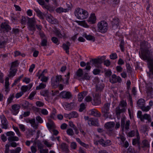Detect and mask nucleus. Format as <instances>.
<instances>
[{"label":"nucleus","instance_id":"45","mask_svg":"<svg viewBox=\"0 0 153 153\" xmlns=\"http://www.w3.org/2000/svg\"><path fill=\"white\" fill-rule=\"evenodd\" d=\"M124 42L123 40L121 41L120 43V46L121 51L123 52L124 51Z\"/></svg>","mask_w":153,"mask_h":153},{"label":"nucleus","instance_id":"11","mask_svg":"<svg viewBox=\"0 0 153 153\" xmlns=\"http://www.w3.org/2000/svg\"><path fill=\"white\" fill-rule=\"evenodd\" d=\"M12 109L11 110L12 114L16 115L19 113L21 108L20 106L18 104H15L11 106Z\"/></svg>","mask_w":153,"mask_h":153},{"label":"nucleus","instance_id":"24","mask_svg":"<svg viewBox=\"0 0 153 153\" xmlns=\"http://www.w3.org/2000/svg\"><path fill=\"white\" fill-rule=\"evenodd\" d=\"M17 71V69L15 68H10V69L9 74L8 76L9 77H13L15 76Z\"/></svg>","mask_w":153,"mask_h":153},{"label":"nucleus","instance_id":"37","mask_svg":"<svg viewBox=\"0 0 153 153\" xmlns=\"http://www.w3.org/2000/svg\"><path fill=\"white\" fill-rule=\"evenodd\" d=\"M71 118H76L78 116V114L76 111H73L70 113Z\"/></svg>","mask_w":153,"mask_h":153},{"label":"nucleus","instance_id":"12","mask_svg":"<svg viewBox=\"0 0 153 153\" xmlns=\"http://www.w3.org/2000/svg\"><path fill=\"white\" fill-rule=\"evenodd\" d=\"M105 85L102 82H98L96 85V91L100 94L103 90Z\"/></svg>","mask_w":153,"mask_h":153},{"label":"nucleus","instance_id":"5","mask_svg":"<svg viewBox=\"0 0 153 153\" xmlns=\"http://www.w3.org/2000/svg\"><path fill=\"white\" fill-rule=\"evenodd\" d=\"M98 30L99 32L102 33H106L108 29V24L104 21L99 22L97 25Z\"/></svg>","mask_w":153,"mask_h":153},{"label":"nucleus","instance_id":"26","mask_svg":"<svg viewBox=\"0 0 153 153\" xmlns=\"http://www.w3.org/2000/svg\"><path fill=\"white\" fill-rule=\"evenodd\" d=\"M144 119L147 120L149 122H151L152 121L150 115L147 114H145L143 115L142 118H141L140 120L142 122L144 121Z\"/></svg>","mask_w":153,"mask_h":153},{"label":"nucleus","instance_id":"42","mask_svg":"<svg viewBox=\"0 0 153 153\" xmlns=\"http://www.w3.org/2000/svg\"><path fill=\"white\" fill-rule=\"evenodd\" d=\"M126 69L127 72L130 73L132 71V69L130 66V64L129 63H127L126 64Z\"/></svg>","mask_w":153,"mask_h":153},{"label":"nucleus","instance_id":"14","mask_svg":"<svg viewBox=\"0 0 153 153\" xmlns=\"http://www.w3.org/2000/svg\"><path fill=\"white\" fill-rule=\"evenodd\" d=\"M1 128L4 129H7L8 126V123L7 120L4 115H2L1 117Z\"/></svg>","mask_w":153,"mask_h":153},{"label":"nucleus","instance_id":"51","mask_svg":"<svg viewBox=\"0 0 153 153\" xmlns=\"http://www.w3.org/2000/svg\"><path fill=\"white\" fill-rule=\"evenodd\" d=\"M51 40L54 43L57 45H59V43H57L58 41V39L56 37H52L51 39Z\"/></svg>","mask_w":153,"mask_h":153},{"label":"nucleus","instance_id":"32","mask_svg":"<svg viewBox=\"0 0 153 153\" xmlns=\"http://www.w3.org/2000/svg\"><path fill=\"white\" fill-rule=\"evenodd\" d=\"M8 140L10 142L13 141H18L19 140V138L17 136H12L9 137L7 138Z\"/></svg>","mask_w":153,"mask_h":153},{"label":"nucleus","instance_id":"38","mask_svg":"<svg viewBox=\"0 0 153 153\" xmlns=\"http://www.w3.org/2000/svg\"><path fill=\"white\" fill-rule=\"evenodd\" d=\"M46 86L45 84L41 83L39 84V86L36 87V90H40L45 88Z\"/></svg>","mask_w":153,"mask_h":153},{"label":"nucleus","instance_id":"25","mask_svg":"<svg viewBox=\"0 0 153 153\" xmlns=\"http://www.w3.org/2000/svg\"><path fill=\"white\" fill-rule=\"evenodd\" d=\"M7 39H5L4 38H0V48H3L5 47V45L7 43Z\"/></svg>","mask_w":153,"mask_h":153},{"label":"nucleus","instance_id":"15","mask_svg":"<svg viewBox=\"0 0 153 153\" xmlns=\"http://www.w3.org/2000/svg\"><path fill=\"white\" fill-rule=\"evenodd\" d=\"M92 105H97L100 104L101 103V99L99 95V94L96 93L94 97L93 101L92 102Z\"/></svg>","mask_w":153,"mask_h":153},{"label":"nucleus","instance_id":"34","mask_svg":"<svg viewBox=\"0 0 153 153\" xmlns=\"http://www.w3.org/2000/svg\"><path fill=\"white\" fill-rule=\"evenodd\" d=\"M81 79L83 80H90L91 79V78L88 73H85L83 76L81 78Z\"/></svg>","mask_w":153,"mask_h":153},{"label":"nucleus","instance_id":"60","mask_svg":"<svg viewBox=\"0 0 153 153\" xmlns=\"http://www.w3.org/2000/svg\"><path fill=\"white\" fill-rule=\"evenodd\" d=\"M100 72V70L98 69H94L93 71V74L95 75L99 74Z\"/></svg>","mask_w":153,"mask_h":153},{"label":"nucleus","instance_id":"20","mask_svg":"<svg viewBox=\"0 0 153 153\" xmlns=\"http://www.w3.org/2000/svg\"><path fill=\"white\" fill-rule=\"evenodd\" d=\"M88 125L90 126H98V122L94 120L92 118H90V119L87 122Z\"/></svg>","mask_w":153,"mask_h":153},{"label":"nucleus","instance_id":"10","mask_svg":"<svg viewBox=\"0 0 153 153\" xmlns=\"http://www.w3.org/2000/svg\"><path fill=\"white\" fill-rule=\"evenodd\" d=\"M109 81L112 83H115L117 82L120 83L122 82V79L119 76H117L115 74H113L111 77L109 78Z\"/></svg>","mask_w":153,"mask_h":153},{"label":"nucleus","instance_id":"46","mask_svg":"<svg viewBox=\"0 0 153 153\" xmlns=\"http://www.w3.org/2000/svg\"><path fill=\"white\" fill-rule=\"evenodd\" d=\"M13 128L15 131L16 132L17 134L19 136H21V133L19 131L18 128L16 127H15L14 126H13Z\"/></svg>","mask_w":153,"mask_h":153},{"label":"nucleus","instance_id":"19","mask_svg":"<svg viewBox=\"0 0 153 153\" xmlns=\"http://www.w3.org/2000/svg\"><path fill=\"white\" fill-rule=\"evenodd\" d=\"M71 45V44L68 41L66 42V43H64L62 44V48L68 54H69V47Z\"/></svg>","mask_w":153,"mask_h":153},{"label":"nucleus","instance_id":"7","mask_svg":"<svg viewBox=\"0 0 153 153\" xmlns=\"http://www.w3.org/2000/svg\"><path fill=\"white\" fill-rule=\"evenodd\" d=\"M110 105V103H106L102 108L101 111L103 114L102 116L105 118L108 117V114H110L109 108Z\"/></svg>","mask_w":153,"mask_h":153},{"label":"nucleus","instance_id":"1","mask_svg":"<svg viewBox=\"0 0 153 153\" xmlns=\"http://www.w3.org/2000/svg\"><path fill=\"white\" fill-rule=\"evenodd\" d=\"M141 52H139L140 58L148 62V67L149 71L147 72V76L149 78L153 79V59L151 57L152 55V51L150 49L151 47L150 44L146 41H143L140 43Z\"/></svg>","mask_w":153,"mask_h":153},{"label":"nucleus","instance_id":"61","mask_svg":"<svg viewBox=\"0 0 153 153\" xmlns=\"http://www.w3.org/2000/svg\"><path fill=\"white\" fill-rule=\"evenodd\" d=\"M41 113L42 114L45 115H47L48 114V111L45 109H42Z\"/></svg>","mask_w":153,"mask_h":153},{"label":"nucleus","instance_id":"16","mask_svg":"<svg viewBox=\"0 0 153 153\" xmlns=\"http://www.w3.org/2000/svg\"><path fill=\"white\" fill-rule=\"evenodd\" d=\"M1 27L4 33L8 32L11 29V28L10 25L5 22H2L1 24Z\"/></svg>","mask_w":153,"mask_h":153},{"label":"nucleus","instance_id":"2","mask_svg":"<svg viewBox=\"0 0 153 153\" xmlns=\"http://www.w3.org/2000/svg\"><path fill=\"white\" fill-rule=\"evenodd\" d=\"M74 14L76 17L79 19H85L88 16V13L86 10L80 8H77L75 9Z\"/></svg>","mask_w":153,"mask_h":153},{"label":"nucleus","instance_id":"44","mask_svg":"<svg viewBox=\"0 0 153 153\" xmlns=\"http://www.w3.org/2000/svg\"><path fill=\"white\" fill-rule=\"evenodd\" d=\"M140 108L143 111L147 112L150 110V107L149 105L147 106L146 107L144 105Z\"/></svg>","mask_w":153,"mask_h":153},{"label":"nucleus","instance_id":"40","mask_svg":"<svg viewBox=\"0 0 153 153\" xmlns=\"http://www.w3.org/2000/svg\"><path fill=\"white\" fill-rule=\"evenodd\" d=\"M83 75L82 70L81 68H79L76 72V75L79 77H81Z\"/></svg>","mask_w":153,"mask_h":153},{"label":"nucleus","instance_id":"49","mask_svg":"<svg viewBox=\"0 0 153 153\" xmlns=\"http://www.w3.org/2000/svg\"><path fill=\"white\" fill-rule=\"evenodd\" d=\"M55 33L56 36L60 38H62V34L61 33L60 31L59 30H55Z\"/></svg>","mask_w":153,"mask_h":153},{"label":"nucleus","instance_id":"29","mask_svg":"<svg viewBox=\"0 0 153 153\" xmlns=\"http://www.w3.org/2000/svg\"><path fill=\"white\" fill-rule=\"evenodd\" d=\"M145 100L143 99H140L137 102V105L140 108L143 107L145 104Z\"/></svg>","mask_w":153,"mask_h":153},{"label":"nucleus","instance_id":"8","mask_svg":"<svg viewBox=\"0 0 153 153\" xmlns=\"http://www.w3.org/2000/svg\"><path fill=\"white\" fill-rule=\"evenodd\" d=\"M136 135L137 138L132 140V145L137 147L138 149H140V138L139 134L137 130H136Z\"/></svg>","mask_w":153,"mask_h":153},{"label":"nucleus","instance_id":"58","mask_svg":"<svg viewBox=\"0 0 153 153\" xmlns=\"http://www.w3.org/2000/svg\"><path fill=\"white\" fill-rule=\"evenodd\" d=\"M23 94L24 93L23 92L21 91L20 92L17 93L16 94L15 97L17 99L18 98L21 97Z\"/></svg>","mask_w":153,"mask_h":153},{"label":"nucleus","instance_id":"48","mask_svg":"<svg viewBox=\"0 0 153 153\" xmlns=\"http://www.w3.org/2000/svg\"><path fill=\"white\" fill-rule=\"evenodd\" d=\"M110 57L112 59H115L117 58V56L116 53H112L110 56Z\"/></svg>","mask_w":153,"mask_h":153},{"label":"nucleus","instance_id":"50","mask_svg":"<svg viewBox=\"0 0 153 153\" xmlns=\"http://www.w3.org/2000/svg\"><path fill=\"white\" fill-rule=\"evenodd\" d=\"M127 102L126 101L124 100H122L120 102V105L122 107H125L127 105Z\"/></svg>","mask_w":153,"mask_h":153},{"label":"nucleus","instance_id":"39","mask_svg":"<svg viewBox=\"0 0 153 153\" xmlns=\"http://www.w3.org/2000/svg\"><path fill=\"white\" fill-rule=\"evenodd\" d=\"M14 97L15 96L13 94H10V95L7 100L8 104L11 103L12 102V100H13V99L14 98Z\"/></svg>","mask_w":153,"mask_h":153},{"label":"nucleus","instance_id":"9","mask_svg":"<svg viewBox=\"0 0 153 153\" xmlns=\"http://www.w3.org/2000/svg\"><path fill=\"white\" fill-rule=\"evenodd\" d=\"M40 36L41 39V42L40 43L42 46H45L47 45L48 38L46 36L44 33H40Z\"/></svg>","mask_w":153,"mask_h":153},{"label":"nucleus","instance_id":"64","mask_svg":"<svg viewBox=\"0 0 153 153\" xmlns=\"http://www.w3.org/2000/svg\"><path fill=\"white\" fill-rule=\"evenodd\" d=\"M6 135L7 136L12 137L14 136L15 133L12 131H10L7 132Z\"/></svg>","mask_w":153,"mask_h":153},{"label":"nucleus","instance_id":"35","mask_svg":"<svg viewBox=\"0 0 153 153\" xmlns=\"http://www.w3.org/2000/svg\"><path fill=\"white\" fill-rule=\"evenodd\" d=\"M40 94L45 97H49V92L48 90H44L40 92Z\"/></svg>","mask_w":153,"mask_h":153},{"label":"nucleus","instance_id":"18","mask_svg":"<svg viewBox=\"0 0 153 153\" xmlns=\"http://www.w3.org/2000/svg\"><path fill=\"white\" fill-rule=\"evenodd\" d=\"M60 95L63 98L67 99H70L72 96L69 91H62L60 93Z\"/></svg>","mask_w":153,"mask_h":153},{"label":"nucleus","instance_id":"54","mask_svg":"<svg viewBox=\"0 0 153 153\" xmlns=\"http://www.w3.org/2000/svg\"><path fill=\"white\" fill-rule=\"evenodd\" d=\"M77 147V145L76 143L75 142H73L71 143V147L74 149H76Z\"/></svg>","mask_w":153,"mask_h":153},{"label":"nucleus","instance_id":"28","mask_svg":"<svg viewBox=\"0 0 153 153\" xmlns=\"http://www.w3.org/2000/svg\"><path fill=\"white\" fill-rule=\"evenodd\" d=\"M34 10L36 13L37 16L39 18L42 19H44L43 14L39 9L35 8L34 9Z\"/></svg>","mask_w":153,"mask_h":153},{"label":"nucleus","instance_id":"33","mask_svg":"<svg viewBox=\"0 0 153 153\" xmlns=\"http://www.w3.org/2000/svg\"><path fill=\"white\" fill-rule=\"evenodd\" d=\"M74 103L71 102L70 103H67L65 105V108L68 110H71L74 107Z\"/></svg>","mask_w":153,"mask_h":153},{"label":"nucleus","instance_id":"31","mask_svg":"<svg viewBox=\"0 0 153 153\" xmlns=\"http://www.w3.org/2000/svg\"><path fill=\"white\" fill-rule=\"evenodd\" d=\"M85 37L88 40L92 41L93 42H94L95 40V37L91 35H87L86 34H84Z\"/></svg>","mask_w":153,"mask_h":153},{"label":"nucleus","instance_id":"4","mask_svg":"<svg viewBox=\"0 0 153 153\" xmlns=\"http://www.w3.org/2000/svg\"><path fill=\"white\" fill-rule=\"evenodd\" d=\"M64 79L61 75H57L56 76V78H52L51 79V83L52 86L55 88L58 86L60 82H63Z\"/></svg>","mask_w":153,"mask_h":153},{"label":"nucleus","instance_id":"62","mask_svg":"<svg viewBox=\"0 0 153 153\" xmlns=\"http://www.w3.org/2000/svg\"><path fill=\"white\" fill-rule=\"evenodd\" d=\"M98 142H99V143L100 145H101L103 146L104 147V146L105 145V141L104 140H103L102 139H101L100 140H98Z\"/></svg>","mask_w":153,"mask_h":153},{"label":"nucleus","instance_id":"30","mask_svg":"<svg viewBox=\"0 0 153 153\" xmlns=\"http://www.w3.org/2000/svg\"><path fill=\"white\" fill-rule=\"evenodd\" d=\"M29 105V102L26 100L23 101L20 104V105L24 109H27Z\"/></svg>","mask_w":153,"mask_h":153},{"label":"nucleus","instance_id":"17","mask_svg":"<svg viewBox=\"0 0 153 153\" xmlns=\"http://www.w3.org/2000/svg\"><path fill=\"white\" fill-rule=\"evenodd\" d=\"M46 20L50 23L52 24H56L58 23L57 20L54 18L51 14L47 15L46 17Z\"/></svg>","mask_w":153,"mask_h":153},{"label":"nucleus","instance_id":"55","mask_svg":"<svg viewBox=\"0 0 153 153\" xmlns=\"http://www.w3.org/2000/svg\"><path fill=\"white\" fill-rule=\"evenodd\" d=\"M125 120L124 118H122L121 119V126L123 129L125 127Z\"/></svg>","mask_w":153,"mask_h":153},{"label":"nucleus","instance_id":"21","mask_svg":"<svg viewBox=\"0 0 153 153\" xmlns=\"http://www.w3.org/2000/svg\"><path fill=\"white\" fill-rule=\"evenodd\" d=\"M112 27L113 29L117 28L119 26V19L117 18L113 19L112 21Z\"/></svg>","mask_w":153,"mask_h":153},{"label":"nucleus","instance_id":"22","mask_svg":"<svg viewBox=\"0 0 153 153\" xmlns=\"http://www.w3.org/2000/svg\"><path fill=\"white\" fill-rule=\"evenodd\" d=\"M96 18L95 14L92 13L88 19V22H90V24H93L96 23Z\"/></svg>","mask_w":153,"mask_h":153},{"label":"nucleus","instance_id":"13","mask_svg":"<svg viewBox=\"0 0 153 153\" xmlns=\"http://www.w3.org/2000/svg\"><path fill=\"white\" fill-rule=\"evenodd\" d=\"M140 150L137 148L139 151L140 150L141 148L143 149V150H146L147 148L149 147L150 144L149 142L146 140H144L142 141L141 143H140Z\"/></svg>","mask_w":153,"mask_h":153},{"label":"nucleus","instance_id":"36","mask_svg":"<svg viewBox=\"0 0 153 153\" xmlns=\"http://www.w3.org/2000/svg\"><path fill=\"white\" fill-rule=\"evenodd\" d=\"M19 62L18 60H16L14 62H12L11 63V65L10 68H15V67H16L18 66Z\"/></svg>","mask_w":153,"mask_h":153},{"label":"nucleus","instance_id":"6","mask_svg":"<svg viewBox=\"0 0 153 153\" xmlns=\"http://www.w3.org/2000/svg\"><path fill=\"white\" fill-rule=\"evenodd\" d=\"M28 21L27 22V25L28 26V28L30 30L35 31L36 30L35 24L36 21L35 19L33 17L32 18H30L27 17Z\"/></svg>","mask_w":153,"mask_h":153},{"label":"nucleus","instance_id":"27","mask_svg":"<svg viewBox=\"0 0 153 153\" xmlns=\"http://www.w3.org/2000/svg\"><path fill=\"white\" fill-rule=\"evenodd\" d=\"M115 126V123L113 122H110L107 123L105 125V127L106 128L108 129H111Z\"/></svg>","mask_w":153,"mask_h":153},{"label":"nucleus","instance_id":"23","mask_svg":"<svg viewBox=\"0 0 153 153\" xmlns=\"http://www.w3.org/2000/svg\"><path fill=\"white\" fill-rule=\"evenodd\" d=\"M90 112V114L92 116L96 117H100L101 116V113L96 109L91 110Z\"/></svg>","mask_w":153,"mask_h":153},{"label":"nucleus","instance_id":"43","mask_svg":"<svg viewBox=\"0 0 153 153\" xmlns=\"http://www.w3.org/2000/svg\"><path fill=\"white\" fill-rule=\"evenodd\" d=\"M85 108L86 107L85 104L84 103H82L80 105V108L79 111V112H82Z\"/></svg>","mask_w":153,"mask_h":153},{"label":"nucleus","instance_id":"41","mask_svg":"<svg viewBox=\"0 0 153 153\" xmlns=\"http://www.w3.org/2000/svg\"><path fill=\"white\" fill-rule=\"evenodd\" d=\"M70 72H68L67 75L65 76L66 77L65 78V83L67 85L69 84V80L70 79Z\"/></svg>","mask_w":153,"mask_h":153},{"label":"nucleus","instance_id":"47","mask_svg":"<svg viewBox=\"0 0 153 153\" xmlns=\"http://www.w3.org/2000/svg\"><path fill=\"white\" fill-rule=\"evenodd\" d=\"M67 133L69 135L72 136L74 134V132L73 130L71 128H69L67 130Z\"/></svg>","mask_w":153,"mask_h":153},{"label":"nucleus","instance_id":"57","mask_svg":"<svg viewBox=\"0 0 153 153\" xmlns=\"http://www.w3.org/2000/svg\"><path fill=\"white\" fill-rule=\"evenodd\" d=\"M36 119L40 123H42L43 122V121L42 118L39 116L36 117Z\"/></svg>","mask_w":153,"mask_h":153},{"label":"nucleus","instance_id":"52","mask_svg":"<svg viewBox=\"0 0 153 153\" xmlns=\"http://www.w3.org/2000/svg\"><path fill=\"white\" fill-rule=\"evenodd\" d=\"M130 124V121L129 120L126 121V123L125 125V128L126 130H128L129 129Z\"/></svg>","mask_w":153,"mask_h":153},{"label":"nucleus","instance_id":"59","mask_svg":"<svg viewBox=\"0 0 153 153\" xmlns=\"http://www.w3.org/2000/svg\"><path fill=\"white\" fill-rule=\"evenodd\" d=\"M28 89V87L27 86H23L21 88V92H23V93L26 91Z\"/></svg>","mask_w":153,"mask_h":153},{"label":"nucleus","instance_id":"3","mask_svg":"<svg viewBox=\"0 0 153 153\" xmlns=\"http://www.w3.org/2000/svg\"><path fill=\"white\" fill-rule=\"evenodd\" d=\"M105 59V56H103L100 58L91 59L90 60L91 64L97 67H99Z\"/></svg>","mask_w":153,"mask_h":153},{"label":"nucleus","instance_id":"63","mask_svg":"<svg viewBox=\"0 0 153 153\" xmlns=\"http://www.w3.org/2000/svg\"><path fill=\"white\" fill-rule=\"evenodd\" d=\"M19 128L21 129V131H25V126L24 125L22 124L19 125Z\"/></svg>","mask_w":153,"mask_h":153},{"label":"nucleus","instance_id":"56","mask_svg":"<svg viewBox=\"0 0 153 153\" xmlns=\"http://www.w3.org/2000/svg\"><path fill=\"white\" fill-rule=\"evenodd\" d=\"M36 91H34L32 92L29 95L28 98L30 100H32L33 99V97L35 96L36 94Z\"/></svg>","mask_w":153,"mask_h":153},{"label":"nucleus","instance_id":"53","mask_svg":"<svg viewBox=\"0 0 153 153\" xmlns=\"http://www.w3.org/2000/svg\"><path fill=\"white\" fill-rule=\"evenodd\" d=\"M36 105L38 107H41L44 106V104L41 101H37L36 102Z\"/></svg>","mask_w":153,"mask_h":153}]
</instances>
